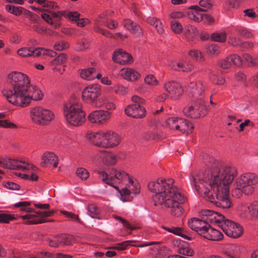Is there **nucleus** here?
Masks as SVG:
<instances>
[{"label":"nucleus","mask_w":258,"mask_h":258,"mask_svg":"<svg viewBox=\"0 0 258 258\" xmlns=\"http://www.w3.org/2000/svg\"><path fill=\"white\" fill-rule=\"evenodd\" d=\"M6 10L7 12L16 16H19L23 14L24 8L12 5H8L6 6Z\"/></svg>","instance_id":"36"},{"label":"nucleus","mask_w":258,"mask_h":258,"mask_svg":"<svg viewBox=\"0 0 258 258\" xmlns=\"http://www.w3.org/2000/svg\"><path fill=\"white\" fill-rule=\"evenodd\" d=\"M7 88L2 93L11 104L25 107L32 100H40L43 97L41 90L30 85L28 77L21 72H12L8 75Z\"/></svg>","instance_id":"1"},{"label":"nucleus","mask_w":258,"mask_h":258,"mask_svg":"<svg viewBox=\"0 0 258 258\" xmlns=\"http://www.w3.org/2000/svg\"><path fill=\"white\" fill-rule=\"evenodd\" d=\"M133 241L131 240H128V241H123L121 243H119L116 244V245L114 246H111L107 247V249H116L118 250H123L126 249V247L130 245V243L132 242Z\"/></svg>","instance_id":"46"},{"label":"nucleus","mask_w":258,"mask_h":258,"mask_svg":"<svg viewBox=\"0 0 258 258\" xmlns=\"http://www.w3.org/2000/svg\"><path fill=\"white\" fill-rule=\"evenodd\" d=\"M239 208L244 217L258 218V201H253L249 205L242 204Z\"/></svg>","instance_id":"22"},{"label":"nucleus","mask_w":258,"mask_h":258,"mask_svg":"<svg viewBox=\"0 0 258 258\" xmlns=\"http://www.w3.org/2000/svg\"><path fill=\"white\" fill-rule=\"evenodd\" d=\"M96 32L99 33L103 35V36L108 37V38H113V35L108 30L103 29L102 28H97L96 30H94Z\"/></svg>","instance_id":"63"},{"label":"nucleus","mask_w":258,"mask_h":258,"mask_svg":"<svg viewBox=\"0 0 258 258\" xmlns=\"http://www.w3.org/2000/svg\"><path fill=\"white\" fill-rule=\"evenodd\" d=\"M86 137L93 145L105 149H108L107 131H100L96 133H88Z\"/></svg>","instance_id":"14"},{"label":"nucleus","mask_w":258,"mask_h":258,"mask_svg":"<svg viewBox=\"0 0 258 258\" xmlns=\"http://www.w3.org/2000/svg\"><path fill=\"white\" fill-rule=\"evenodd\" d=\"M126 115L135 118H142L146 116V110L140 104H130L124 109Z\"/></svg>","instance_id":"19"},{"label":"nucleus","mask_w":258,"mask_h":258,"mask_svg":"<svg viewBox=\"0 0 258 258\" xmlns=\"http://www.w3.org/2000/svg\"><path fill=\"white\" fill-rule=\"evenodd\" d=\"M60 213L64 215L66 217L70 218L73 221H76L80 224H81L82 223L78 215H76L72 212L63 210L61 211Z\"/></svg>","instance_id":"51"},{"label":"nucleus","mask_w":258,"mask_h":258,"mask_svg":"<svg viewBox=\"0 0 258 258\" xmlns=\"http://www.w3.org/2000/svg\"><path fill=\"white\" fill-rule=\"evenodd\" d=\"M171 28L172 30L176 34L181 33L183 29L181 24L175 20L171 22Z\"/></svg>","instance_id":"49"},{"label":"nucleus","mask_w":258,"mask_h":258,"mask_svg":"<svg viewBox=\"0 0 258 258\" xmlns=\"http://www.w3.org/2000/svg\"><path fill=\"white\" fill-rule=\"evenodd\" d=\"M58 157L52 152H45L41 158V165L43 167H47L52 165L54 168L57 167Z\"/></svg>","instance_id":"23"},{"label":"nucleus","mask_w":258,"mask_h":258,"mask_svg":"<svg viewBox=\"0 0 258 258\" xmlns=\"http://www.w3.org/2000/svg\"><path fill=\"white\" fill-rule=\"evenodd\" d=\"M145 82L146 83L151 85H156L158 83L153 75H147L145 78Z\"/></svg>","instance_id":"61"},{"label":"nucleus","mask_w":258,"mask_h":258,"mask_svg":"<svg viewBox=\"0 0 258 258\" xmlns=\"http://www.w3.org/2000/svg\"><path fill=\"white\" fill-rule=\"evenodd\" d=\"M107 16L106 12H103L98 15L95 19L94 25V30L97 28H101V26H103L104 24V20Z\"/></svg>","instance_id":"40"},{"label":"nucleus","mask_w":258,"mask_h":258,"mask_svg":"<svg viewBox=\"0 0 258 258\" xmlns=\"http://www.w3.org/2000/svg\"><path fill=\"white\" fill-rule=\"evenodd\" d=\"M107 140L108 148H112L120 144L121 138L116 133L109 131H107Z\"/></svg>","instance_id":"29"},{"label":"nucleus","mask_w":258,"mask_h":258,"mask_svg":"<svg viewBox=\"0 0 258 258\" xmlns=\"http://www.w3.org/2000/svg\"><path fill=\"white\" fill-rule=\"evenodd\" d=\"M110 117V113L103 110H95L90 113L88 116V120L94 123L102 124L105 123Z\"/></svg>","instance_id":"18"},{"label":"nucleus","mask_w":258,"mask_h":258,"mask_svg":"<svg viewBox=\"0 0 258 258\" xmlns=\"http://www.w3.org/2000/svg\"><path fill=\"white\" fill-rule=\"evenodd\" d=\"M118 23L117 21L109 19L106 22V26L111 30H113L117 27Z\"/></svg>","instance_id":"64"},{"label":"nucleus","mask_w":258,"mask_h":258,"mask_svg":"<svg viewBox=\"0 0 258 258\" xmlns=\"http://www.w3.org/2000/svg\"><path fill=\"white\" fill-rule=\"evenodd\" d=\"M206 210L203 211V215L207 217L204 215V212ZM207 218L206 220H201L197 218H193L190 219L188 221V226L194 231H196L198 234L203 236L204 233H205L206 230L207 229V227H209V224L207 222L209 220H207Z\"/></svg>","instance_id":"15"},{"label":"nucleus","mask_w":258,"mask_h":258,"mask_svg":"<svg viewBox=\"0 0 258 258\" xmlns=\"http://www.w3.org/2000/svg\"><path fill=\"white\" fill-rule=\"evenodd\" d=\"M18 54L22 57H28L31 56L32 48L24 47L18 50Z\"/></svg>","instance_id":"55"},{"label":"nucleus","mask_w":258,"mask_h":258,"mask_svg":"<svg viewBox=\"0 0 258 258\" xmlns=\"http://www.w3.org/2000/svg\"><path fill=\"white\" fill-rule=\"evenodd\" d=\"M0 165L2 167L12 169H22L25 170L30 168L29 164L25 162L11 159H0Z\"/></svg>","instance_id":"16"},{"label":"nucleus","mask_w":258,"mask_h":258,"mask_svg":"<svg viewBox=\"0 0 258 258\" xmlns=\"http://www.w3.org/2000/svg\"><path fill=\"white\" fill-rule=\"evenodd\" d=\"M172 230L173 234L180 236L186 240H191L193 238L192 235L183 228L173 226Z\"/></svg>","instance_id":"32"},{"label":"nucleus","mask_w":258,"mask_h":258,"mask_svg":"<svg viewBox=\"0 0 258 258\" xmlns=\"http://www.w3.org/2000/svg\"><path fill=\"white\" fill-rule=\"evenodd\" d=\"M201 184L196 183L194 185L196 190L203 196L207 200L213 203L216 206L222 209L231 208L232 203L229 198V188L220 190L218 188L213 187L210 183L204 182Z\"/></svg>","instance_id":"4"},{"label":"nucleus","mask_w":258,"mask_h":258,"mask_svg":"<svg viewBox=\"0 0 258 258\" xmlns=\"http://www.w3.org/2000/svg\"><path fill=\"white\" fill-rule=\"evenodd\" d=\"M31 205L29 202H20L14 204V207L20 208V211L21 212L30 213L33 211V209L29 207Z\"/></svg>","instance_id":"37"},{"label":"nucleus","mask_w":258,"mask_h":258,"mask_svg":"<svg viewBox=\"0 0 258 258\" xmlns=\"http://www.w3.org/2000/svg\"><path fill=\"white\" fill-rule=\"evenodd\" d=\"M253 46V43L251 42H242L239 47L241 51H245L248 49L252 48Z\"/></svg>","instance_id":"62"},{"label":"nucleus","mask_w":258,"mask_h":258,"mask_svg":"<svg viewBox=\"0 0 258 258\" xmlns=\"http://www.w3.org/2000/svg\"><path fill=\"white\" fill-rule=\"evenodd\" d=\"M207 53L210 55H217L220 53V47L215 44H212L207 47Z\"/></svg>","instance_id":"47"},{"label":"nucleus","mask_w":258,"mask_h":258,"mask_svg":"<svg viewBox=\"0 0 258 258\" xmlns=\"http://www.w3.org/2000/svg\"><path fill=\"white\" fill-rule=\"evenodd\" d=\"M97 174L101 175L102 181L108 185H112L113 180H117L119 183L122 181H127L129 184L127 187L131 191V193L134 194H139L140 191V188L139 183H134L133 179L130 177L128 173L123 170L120 169L117 170L115 168H112L110 170L109 174H108L104 171H95Z\"/></svg>","instance_id":"7"},{"label":"nucleus","mask_w":258,"mask_h":258,"mask_svg":"<svg viewBox=\"0 0 258 258\" xmlns=\"http://www.w3.org/2000/svg\"><path fill=\"white\" fill-rule=\"evenodd\" d=\"M35 2L39 5H42L43 7H47L54 10H58L59 7L57 4L53 1L47 0H35Z\"/></svg>","instance_id":"38"},{"label":"nucleus","mask_w":258,"mask_h":258,"mask_svg":"<svg viewBox=\"0 0 258 258\" xmlns=\"http://www.w3.org/2000/svg\"><path fill=\"white\" fill-rule=\"evenodd\" d=\"M72 236L70 235L63 234L58 237L61 245H70L72 244Z\"/></svg>","instance_id":"43"},{"label":"nucleus","mask_w":258,"mask_h":258,"mask_svg":"<svg viewBox=\"0 0 258 258\" xmlns=\"http://www.w3.org/2000/svg\"><path fill=\"white\" fill-rule=\"evenodd\" d=\"M80 14L78 12L67 13L65 11H58L57 12L47 11L46 13L41 15L42 19L48 24L53 26L54 29H57L60 27V22L62 17H67L70 21L77 22V20L80 18Z\"/></svg>","instance_id":"9"},{"label":"nucleus","mask_w":258,"mask_h":258,"mask_svg":"<svg viewBox=\"0 0 258 258\" xmlns=\"http://www.w3.org/2000/svg\"><path fill=\"white\" fill-rule=\"evenodd\" d=\"M67 58V54L60 53L51 61V63L52 65H62L66 62Z\"/></svg>","instance_id":"39"},{"label":"nucleus","mask_w":258,"mask_h":258,"mask_svg":"<svg viewBox=\"0 0 258 258\" xmlns=\"http://www.w3.org/2000/svg\"><path fill=\"white\" fill-rule=\"evenodd\" d=\"M112 185L111 186L116 189L119 193L120 194V199L123 202L128 201V196L130 195L131 191L129 190L127 186H125L121 190H120L118 186L114 185V183H118L117 180H113Z\"/></svg>","instance_id":"31"},{"label":"nucleus","mask_w":258,"mask_h":258,"mask_svg":"<svg viewBox=\"0 0 258 258\" xmlns=\"http://www.w3.org/2000/svg\"><path fill=\"white\" fill-rule=\"evenodd\" d=\"M176 66L178 68L176 67H172V69L175 71H182L183 72H189L194 69V66L190 62H177Z\"/></svg>","instance_id":"34"},{"label":"nucleus","mask_w":258,"mask_h":258,"mask_svg":"<svg viewBox=\"0 0 258 258\" xmlns=\"http://www.w3.org/2000/svg\"><path fill=\"white\" fill-rule=\"evenodd\" d=\"M19 218L24 220H26L25 222L26 224H37L45 222H50L54 221L53 220H46L45 219H38L35 215L26 214L24 216H20Z\"/></svg>","instance_id":"28"},{"label":"nucleus","mask_w":258,"mask_h":258,"mask_svg":"<svg viewBox=\"0 0 258 258\" xmlns=\"http://www.w3.org/2000/svg\"><path fill=\"white\" fill-rule=\"evenodd\" d=\"M112 60L113 61L120 64H128L133 61L132 56L122 49H118L114 51L112 55Z\"/></svg>","instance_id":"21"},{"label":"nucleus","mask_w":258,"mask_h":258,"mask_svg":"<svg viewBox=\"0 0 258 258\" xmlns=\"http://www.w3.org/2000/svg\"><path fill=\"white\" fill-rule=\"evenodd\" d=\"M191 11L188 12L187 15L190 20L196 22H200L204 19V14L201 12L206 11L205 10L200 8L198 6H191Z\"/></svg>","instance_id":"25"},{"label":"nucleus","mask_w":258,"mask_h":258,"mask_svg":"<svg viewBox=\"0 0 258 258\" xmlns=\"http://www.w3.org/2000/svg\"><path fill=\"white\" fill-rule=\"evenodd\" d=\"M96 69L94 68H89L87 69L82 70L81 72V77L87 80H92L94 79Z\"/></svg>","instance_id":"35"},{"label":"nucleus","mask_w":258,"mask_h":258,"mask_svg":"<svg viewBox=\"0 0 258 258\" xmlns=\"http://www.w3.org/2000/svg\"><path fill=\"white\" fill-rule=\"evenodd\" d=\"M218 64L223 69H229L232 65L240 66L242 64L240 57L236 54L230 55L224 59L218 60Z\"/></svg>","instance_id":"20"},{"label":"nucleus","mask_w":258,"mask_h":258,"mask_svg":"<svg viewBox=\"0 0 258 258\" xmlns=\"http://www.w3.org/2000/svg\"><path fill=\"white\" fill-rule=\"evenodd\" d=\"M177 252L180 254L186 256H192L194 254V251L188 246H181L178 249Z\"/></svg>","instance_id":"42"},{"label":"nucleus","mask_w":258,"mask_h":258,"mask_svg":"<svg viewBox=\"0 0 258 258\" xmlns=\"http://www.w3.org/2000/svg\"><path fill=\"white\" fill-rule=\"evenodd\" d=\"M63 114L68 122L73 126L82 125L86 121L82 105L76 100H70L63 105Z\"/></svg>","instance_id":"8"},{"label":"nucleus","mask_w":258,"mask_h":258,"mask_svg":"<svg viewBox=\"0 0 258 258\" xmlns=\"http://www.w3.org/2000/svg\"><path fill=\"white\" fill-rule=\"evenodd\" d=\"M88 210L90 213V215L92 218H95L100 213V210L94 204H90L88 206Z\"/></svg>","instance_id":"54"},{"label":"nucleus","mask_w":258,"mask_h":258,"mask_svg":"<svg viewBox=\"0 0 258 258\" xmlns=\"http://www.w3.org/2000/svg\"><path fill=\"white\" fill-rule=\"evenodd\" d=\"M188 54L190 56L195 59L199 61H203L205 60V58L201 51L198 50H190L188 52Z\"/></svg>","instance_id":"44"},{"label":"nucleus","mask_w":258,"mask_h":258,"mask_svg":"<svg viewBox=\"0 0 258 258\" xmlns=\"http://www.w3.org/2000/svg\"><path fill=\"white\" fill-rule=\"evenodd\" d=\"M16 219L14 215L6 213L0 214V223H9L10 221Z\"/></svg>","instance_id":"48"},{"label":"nucleus","mask_w":258,"mask_h":258,"mask_svg":"<svg viewBox=\"0 0 258 258\" xmlns=\"http://www.w3.org/2000/svg\"><path fill=\"white\" fill-rule=\"evenodd\" d=\"M174 183L172 178H159L156 181L149 182L148 187L150 191L156 193L153 198L155 206L170 208L171 215L180 217L184 212L181 204L185 202L186 199Z\"/></svg>","instance_id":"2"},{"label":"nucleus","mask_w":258,"mask_h":258,"mask_svg":"<svg viewBox=\"0 0 258 258\" xmlns=\"http://www.w3.org/2000/svg\"><path fill=\"white\" fill-rule=\"evenodd\" d=\"M100 152L103 154L102 161L105 164L114 165L116 163L117 157L115 154L106 151H101Z\"/></svg>","instance_id":"33"},{"label":"nucleus","mask_w":258,"mask_h":258,"mask_svg":"<svg viewBox=\"0 0 258 258\" xmlns=\"http://www.w3.org/2000/svg\"><path fill=\"white\" fill-rule=\"evenodd\" d=\"M164 88L168 93L172 99H178L183 92L181 86L175 81H168L165 83Z\"/></svg>","instance_id":"17"},{"label":"nucleus","mask_w":258,"mask_h":258,"mask_svg":"<svg viewBox=\"0 0 258 258\" xmlns=\"http://www.w3.org/2000/svg\"><path fill=\"white\" fill-rule=\"evenodd\" d=\"M237 174V169L234 166H217L204 172L192 174L190 179L194 185H196V183L201 184L202 182L207 185L206 183H210L213 187L221 190L222 188H229V185Z\"/></svg>","instance_id":"3"},{"label":"nucleus","mask_w":258,"mask_h":258,"mask_svg":"<svg viewBox=\"0 0 258 258\" xmlns=\"http://www.w3.org/2000/svg\"><path fill=\"white\" fill-rule=\"evenodd\" d=\"M76 174L78 177L82 180H86L89 176V173L87 169L84 168H78L76 171Z\"/></svg>","instance_id":"45"},{"label":"nucleus","mask_w":258,"mask_h":258,"mask_svg":"<svg viewBox=\"0 0 258 258\" xmlns=\"http://www.w3.org/2000/svg\"><path fill=\"white\" fill-rule=\"evenodd\" d=\"M227 35L225 32L214 33L211 35V40L214 41L224 42L226 41Z\"/></svg>","instance_id":"41"},{"label":"nucleus","mask_w":258,"mask_h":258,"mask_svg":"<svg viewBox=\"0 0 258 258\" xmlns=\"http://www.w3.org/2000/svg\"><path fill=\"white\" fill-rule=\"evenodd\" d=\"M32 120L38 124L46 125L54 118L53 113L48 109L39 106L33 107L30 110Z\"/></svg>","instance_id":"10"},{"label":"nucleus","mask_w":258,"mask_h":258,"mask_svg":"<svg viewBox=\"0 0 258 258\" xmlns=\"http://www.w3.org/2000/svg\"><path fill=\"white\" fill-rule=\"evenodd\" d=\"M180 118L171 117L169 118L166 120V124L169 128L173 130H176L178 125V119Z\"/></svg>","instance_id":"53"},{"label":"nucleus","mask_w":258,"mask_h":258,"mask_svg":"<svg viewBox=\"0 0 258 258\" xmlns=\"http://www.w3.org/2000/svg\"><path fill=\"white\" fill-rule=\"evenodd\" d=\"M187 87L192 96L197 99V101H204L203 98L208 91V87L206 83L198 80L190 82Z\"/></svg>","instance_id":"12"},{"label":"nucleus","mask_w":258,"mask_h":258,"mask_svg":"<svg viewBox=\"0 0 258 258\" xmlns=\"http://www.w3.org/2000/svg\"><path fill=\"white\" fill-rule=\"evenodd\" d=\"M184 114L189 118L197 119L207 114L204 101H196L183 109Z\"/></svg>","instance_id":"11"},{"label":"nucleus","mask_w":258,"mask_h":258,"mask_svg":"<svg viewBox=\"0 0 258 258\" xmlns=\"http://www.w3.org/2000/svg\"><path fill=\"white\" fill-rule=\"evenodd\" d=\"M122 25L131 33L138 36L143 35L142 29L137 23L129 19H125L122 21Z\"/></svg>","instance_id":"24"},{"label":"nucleus","mask_w":258,"mask_h":258,"mask_svg":"<svg viewBox=\"0 0 258 258\" xmlns=\"http://www.w3.org/2000/svg\"><path fill=\"white\" fill-rule=\"evenodd\" d=\"M3 185L5 187L10 189L19 190L20 188V186L19 184L10 181L4 182Z\"/></svg>","instance_id":"58"},{"label":"nucleus","mask_w":258,"mask_h":258,"mask_svg":"<svg viewBox=\"0 0 258 258\" xmlns=\"http://www.w3.org/2000/svg\"><path fill=\"white\" fill-rule=\"evenodd\" d=\"M0 126L5 128H15L17 125L9 122L8 120H0Z\"/></svg>","instance_id":"59"},{"label":"nucleus","mask_w":258,"mask_h":258,"mask_svg":"<svg viewBox=\"0 0 258 258\" xmlns=\"http://www.w3.org/2000/svg\"><path fill=\"white\" fill-rule=\"evenodd\" d=\"M120 75L123 79L128 81H136L140 77V74L132 68L122 69L120 71Z\"/></svg>","instance_id":"27"},{"label":"nucleus","mask_w":258,"mask_h":258,"mask_svg":"<svg viewBox=\"0 0 258 258\" xmlns=\"http://www.w3.org/2000/svg\"><path fill=\"white\" fill-rule=\"evenodd\" d=\"M178 125L176 130L179 131L180 132L184 133H191L194 126L188 120L185 119L180 118L178 119Z\"/></svg>","instance_id":"30"},{"label":"nucleus","mask_w":258,"mask_h":258,"mask_svg":"<svg viewBox=\"0 0 258 258\" xmlns=\"http://www.w3.org/2000/svg\"><path fill=\"white\" fill-rule=\"evenodd\" d=\"M204 215L207 216V220L210 222L218 223L223 232L229 237L236 238L243 234V228L239 224L226 219L223 215L218 212L206 210Z\"/></svg>","instance_id":"5"},{"label":"nucleus","mask_w":258,"mask_h":258,"mask_svg":"<svg viewBox=\"0 0 258 258\" xmlns=\"http://www.w3.org/2000/svg\"><path fill=\"white\" fill-rule=\"evenodd\" d=\"M237 32L238 35L246 38H250L252 36L251 32L245 28H239L237 29Z\"/></svg>","instance_id":"56"},{"label":"nucleus","mask_w":258,"mask_h":258,"mask_svg":"<svg viewBox=\"0 0 258 258\" xmlns=\"http://www.w3.org/2000/svg\"><path fill=\"white\" fill-rule=\"evenodd\" d=\"M210 78L213 83L216 85H223L225 83V79L223 77H219L216 74L211 73L210 74Z\"/></svg>","instance_id":"52"},{"label":"nucleus","mask_w":258,"mask_h":258,"mask_svg":"<svg viewBox=\"0 0 258 258\" xmlns=\"http://www.w3.org/2000/svg\"><path fill=\"white\" fill-rule=\"evenodd\" d=\"M70 47L69 43L65 41H60L56 42L53 46L55 50L62 51Z\"/></svg>","instance_id":"50"},{"label":"nucleus","mask_w":258,"mask_h":258,"mask_svg":"<svg viewBox=\"0 0 258 258\" xmlns=\"http://www.w3.org/2000/svg\"><path fill=\"white\" fill-rule=\"evenodd\" d=\"M258 183V176L254 173H246L236 179L235 188L232 191L233 197H241L243 195H251L254 191L253 185Z\"/></svg>","instance_id":"6"},{"label":"nucleus","mask_w":258,"mask_h":258,"mask_svg":"<svg viewBox=\"0 0 258 258\" xmlns=\"http://www.w3.org/2000/svg\"><path fill=\"white\" fill-rule=\"evenodd\" d=\"M241 40L237 38L234 37H231L229 38L228 43L236 47H240L241 44Z\"/></svg>","instance_id":"57"},{"label":"nucleus","mask_w":258,"mask_h":258,"mask_svg":"<svg viewBox=\"0 0 258 258\" xmlns=\"http://www.w3.org/2000/svg\"><path fill=\"white\" fill-rule=\"evenodd\" d=\"M230 248L232 251L226 250L224 251V253L229 258H239L237 255L234 252V250H236L237 247L234 245H231Z\"/></svg>","instance_id":"60"},{"label":"nucleus","mask_w":258,"mask_h":258,"mask_svg":"<svg viewBox=\"0 0 258 258\" xmlns=\"http://www.w3.org/2000/svg\"><path fill=\"white\" fill-rule=\"evenodd\" d=\"M203 236L210 240L219 241L223 239V235L220 231L212 228L209 224V227H207Z\"/></svg>","instance_id":"26"},{"label":"nucleus","mask_w":258,"mask_h":258,"mask_svg":"<svg viewBox=\"0 0 258 258\" xmlns=\"http://www.w3.org/2000/svg\"><path fill=\"white\" fill-rule=\"evenodd\" d=\"M100 93L101 88L99 85H89L84 89L82 94V99L88 103H93L96 101Z\"/></svg>","instance_id":"13"}]
</instances>
